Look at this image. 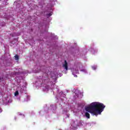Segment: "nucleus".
Masks as SVG:
<instances>
[{
  "mask_svg": "<svg viewBox=\"0 0 130 130\" xmlns=\"http://www.w3.org/2000/svg\"><path fill=\"white\" fill-rule=\"evenodd\" d=\"M105 106L102 103L98 102H93L90 105L85 107V110L87 112H85V115L88 118H90V114L91 113L92 115H98V114H101V112L103 111Z\"/></svg>",
  "mask_w": 130,
  "mask_h": 130,
  "instance_id": "nucleus-1",
  "label": "nucleus"
},
{
  "mask_svg": "<svg viewBox=\"0 0 130 130\" xmlns=\"http://www.w3.org/2000/svg\"><path fill=\"white\" fill-rule=\"evenodd\" d=\"M82 124L81 121L78 120H73L71 122V128L72 129H77L78 126H80Z\"/></svg>",
  "mask_w": 130,
  "mask_h": 130,
  "instance_id": "nucleus-2",
  "label": "nucleus"
},
{
  "mask_svg": "<svg viewBox=\"0 0 130 130\" xmlns=\"http://www.w3.org/2000/svg\"><path fill=\"white\" fill-rule=\"evenodd\" d=\"M43 90L44 92H46L49 90V86L47 84H44Z\"/></svg>",
  "mask_w": 130,
  "mask_h": 130,
  "instance_id": "nucleus-3",
  "label": "nucleus"
},
{
  "mask_svg": "<svg viewBox=\"0 0 130 130\" xmlns=\"http://www.w3.org/2000/svg\"><path fill=\"white\" fill-rule=\"evenodd\" d=\"M22 80H23V77L22 76H17L16 78V81L17 83H21Z\"/></svg>",
  "mask_w": 130,
  "mask_h": 130,
  "instance_id": "nucleus-4",
  "label": "nucleus"
},
{
  "mask_svg": "<svg viewBox=\"0 0 130 130\" xmlns=\"http://www.w3.org/2000/svg\"><path fill=\"white\" fill-rule=\"evenodd\" d=\"M62 67L66 71H68V62H67V60H64V63L63 64Z\"/></svg>",
  "mask_w": 130,
  "mask_h": 130,
  "instance_id": "nucleus-5",
  "label": "nucleus"
},
{
  "mask_svg": "<svg viewBox=\"0 0 130 130\" xmlns=\"http://www.w3.org/2000/svg\"><path fill=\"white\" fill-rule=\"evenodd\" d=\"M75 95H76V96L77 98L80 97V95H82V93H81V92H80V91H79L78 90H76L75 91Z\"/></svg>",
  "mask_w": 130,
  "mask_h": 130,
  "instance_id": "nucleus-6",
  "label": "nucleus"
},
{
  "mask_svg": "<svg viewBox=\"0 0 130 130\" xmlns=\"http://www.w3.org/2000/svg\"><path fill=\"white\" fill-rule=\"evenodd\" d=\"M4 26H6V23L3 21L0 20V26L4 27Z\"/></svg>",
  "mask_w": 130,
  "mask_h": 130,
  "instance_id": "nucleus-7",
  "label": "nucleus"
},
{
  "mask_svg": "<svg viewBox=\"0 0 130 130\" xmlns=\"http://www.w3.org/2000/svg\"><path fill=\"white\" fill-rule=\"evenodd\" d=\"M46 77H43V81H48V76H47V74H45Z\"/></svg>",
  "mask_w": 130,
  "mask_h": 130,
  "instance_id": "nucleus-8",
  "label": "nucleus"
},
{
  "mask_svg": "<svg viewBox=\"0 0 130 130\" xmlns=\"http://www.w3.org/2000/svg\"><path fill=\"white\" fill-rule=\"evenodd\" d=\"M78 70L76 71L74 69L73 70V75L74 76V77H77V75L75 74V73L76 74H78Z\"/></svg>",
  "mask_w": 130,
  "mask_h": 130,
  "instance_id": "nucleus-9",
  "label": "nucleus"
},
{
  "mask_svg": "<svg viewBox=\"0 0 130 130\" xmlns=\"http://www.w3.org/2000/svg\"><path fill=\"white\" fill-rule=\"evenodd\" d=\"M42 84V83L40 82L39 81H38L36 82V85H37V86H39V87H40V86H41Z\"/></svg>",
  "mask_w": 130,
  "mask_h": 130,
  "instance_id": "nucleus-10",
  "label": "nucleus"
},
{
  "mask_svg": "<svg viewBox=\"0 0 130 130\" xmlns=\"http://www.w3.org/2000/svg\"><path fill=\"white\" fill-rule=\"evenodd\" d=\"M15 58L16 60H19V55H16L15 56Z\"/></svg>",
  "mask_w": 130,
  "mask_h": 130,
  "instance_id": "nucleus-11",
  "label": "nucleus"
},
{
  "mask_svg": "<svg viewBox=\"0 0 130 130\" xmlns=\"http://www.w3.org/2000/svg\"><path fill=\"white\" fill-rule=\"evenodd\" d=\"M52 15V13H51V12L49 14H47L46 16H47V18H49V17H50V16H51Z\"/></svg>",
  "mask_w": 130,
  "mask_h": 130,
  "instance_id": "nucleus-12",
  "label": "nucleus"
},
{
  "mask_svg": "<svg viewBox=\"0 0 130 130\" xmlns=\"http://www.w3.org/2000/svg\"><path fill=\"white\" fill-rule=\"evenodd\" d=\"M15 96H18L19 95V91L17 90L14 93Z\"/></svg>",
  "mask_w": 130,
  "mask_h": 130,
  "instance_id": "nucleus-13",
  "label": "nucleus"
},
{
  "mask_svg": "<svg viewBox=\"0 0 130 130\" xmlns=\"http://www.w3.org/2000/svg\"><path fill=\"white\" fill-rule=\"evenodd\" d=\"M20 72H14V75H15L16 76H19V75H20Z\"/></svg>",
  "mask_w": 130,
  "mask_h": 130,
  "instance_id": "nucleus-14",
  "label": "nucleus"
},
{
  "mask_svg": "<svg viewBox=\"0 0 130 130\" xmlns=\"http://www.w3.org/2000/svg\"><path fill=\"white\" fill-rule=\"evenodd\" d=\"M8 0H5L4 2V5H6V6H7V5H8Z\"/></svg>",
  "mask_w": 130,
  "mask_h": 130,
  "instance_id": "nucleus-15",
  "label": "nucleus"
},
{
  "mask_svg": "<svg viewBox=\"0 0 130 130\" xmlns=\"http://www.w3.org/2000/svg\"><path fill=\"white\" fill-rule=\"evenodd\" d=\"M81 72H84V73H87V71L85 70V69H80Z\"/></svg>",
  "mask_w": 130,
  "mask_h": 130,
  "instance_id": "nucleus-16",
  "label": "nucleus"
},
{
  "mask_svg": "<svg viewBox=\"0 0 130 130\" xmlns=\"http://www.w3.org/2000/svg\"><path fill=\"white\" fill-rule=\"evenodd\" d=\"M81 72H84V73H87V71L85 70V69H80Z\"/></svg>",
  "mask_w": 130,
  "mask_h": 130,
  "instance_id": "nucleus-17",
  "label": "nucleus"
},
{
  "mask_svg": "<svg viewBox=\"0 0 130 130\" xmlns=\"http://www.w3.org/2000/svg\"><path fill=\"white\" fill-rule=\"evenodd\" d=\"M4 81V78L0 77V83Z\"/></svg>",
  "mask_w": 130,
  "mask_h": 130,
  "instance_id": "nucleus-18",
  "label": "nucleus"
},
{
  "mask_svg": "<svg viewBox=\"0 0 130 130\" xmlns=\"http://www.w3.org/2000/svg\"><path fill=\"white\" fill-rule=\"evenodd\" d=\"M92 69H93V70H96V67H95V66H93V67H92Z\"/></svg>",
  "mask_w": 130,
  "mask_h": 130,
  "instance_id": "nucleus-19",
  "label": "nucleus"
},
{
  "mask_svg": "<svg viewBox=\"0 0 130 130\" xmlns=\"http://www.w3.org/2000/svg\"><path fill=\"white\" fill-rule=\"evenodd\" d=\"M67 92H69V90H67Z\"/></svg>",
  "mask_w": 130,
  "mask_h": 130,
  "instance_id": "nucleus-20",
  "label": "nucleus"
},
{
  "mask_svg": "<svg viewBox=\"0 0 130 130\" xmlns=\"http://www.w3.org/2000/svg\"><path fill=\"white\" fill-rule=\"evenodd\" d=\"M1 110H2V109H1V108H0V111H1Z\"/></svg>",
  "mask_w": 130,
  "mask_h": 130,
  "instance_id": "nucleus-21",
  "label": "nucleus"
}]
</instances>
